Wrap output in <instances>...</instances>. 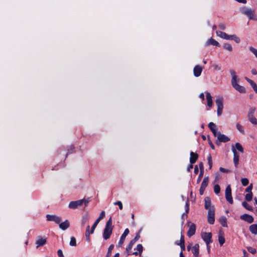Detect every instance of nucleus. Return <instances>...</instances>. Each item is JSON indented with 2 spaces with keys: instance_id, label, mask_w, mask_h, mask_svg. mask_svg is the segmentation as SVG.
I'll return each mask as SVG.
<instances>
[{
  "instance_id": "nucleus-22",
  "label": "nucleus",
  "mask_w": 257,
  "mask_h": 257,
  "mask_svg": "<svg viewBox=\"0 0 257 257\" xmlns=\"http://www.w3.org/2000/svg\"><path fill=\"white\" fill-rule=\"evenodd\" d=\"M198 158V155L197 154L193 152L190 153V162L191 164H194L196 162L197 159Z\"/></svg>"
},
{
  "instance_id": "nucleus-2",
  "label": "nucleus",
  "mask_w": 257,
  "mask_h": 257,
  "mask_svg": "<svg viewBox=\"0 0 257 257\" xmlns=\"http://www.w3.org/2000/svg\"><path fill=\"white\" fill-rule=\"evenodd\" d=\"M112 229L111 218H110L107 221L103 230V237L104 239L107 240L110 237L112 233Z\"/></svg>"
},
{
  "instance_id": "nucleus-39",
  "label": "nucleus",
  "mask_w": 257,
  "mask_h": 257,
  "mask_svg": "<svg viewBox=\"0 0 257 257\" xmlns=\"http://www.w3.org/2000/svg\"><path fill=\"white\" fill-rule=\"evenodd\" d=\"M88 220V217L87 215H85L82 217L81 220V224L82 226H84Z\"/></svg>"
},
{
  "instance_id": "nucleus-59",
  "label": "nucleus",
  "mask_w": 257,
  "mask_h": 257,
  "mask_svg": "<svg viewBox=\"0 0 257 257\" xmlns=\"http://www.w3.org/2000/svg\"><path fill=\"white\" fill-rule=\"evenodd\" d=\"M193 164H191V163H190V165H189V166L188 167V168H187V170H188V171H191V170H192V168H193Z\"/></svg>"
},
{
  "instance_id": "nucleus-32",
  "label": "nucleus",
  "mask_w": 257,
  "mask_h": 257,
  "mask_svg": "<svg viewBox=\"0 0 257 257\" xmlns=\"http://www.w3.org/2000/svg\"><path fill=\"white\" fill-rule=\"evenodd\" d=\"M236 128H237V130L241 134H242V135H244L245 134L244 128L241 124H240L239 123H236Z\"/></svg>"
},
{
  "instance_id": "nucleus-48",
  "label": "nucleus",
  "mask_w": 257,
  "mask_h": 257,
  "mask_svg": "<svg viewBox=\"0 0 257 257\" xmlns=\"http://www.w3.org/2000/svg\"><path fill=\"white\" fill-rule=\"evenodd\" d=\"M212 67L214 68V70L217 71H220L221 70V67L219 65L217 64H212Z\"/></svg>"
},
{
  "instance_id": "nucleus-5",
  "label": "nucleus",
  "mask_w": 257,
  "mask_h": 257,
  "mask_svg": "<svg viewBox=\"0 0 257 257\" xmlns=\"http://www.w3.org/2000/svg\"><path fill=\"white\" fill-rule=\"evenodd\" d=\"M223 99L222 97H218L215 100V103L217 105V114L218 116H220L222 113L223 104Z\"/></svg>"
},
{
  "instance_id": "nucleus-8",
  "label": "nucleus",
  "mask_w": 257,
  "mask_h": 257,
  "mask_svg": "<svg viewBox=\"0 0 257 257\" xmlns=\"http://www.w3.org/2000/svg\"><path fill=\"white\" fill-rule=\"evenodd\" d=\"M225 194L226 200L230 204H232L233 199L231 195V189L229 185L226 187Z\"/></svg>"
},
{
  "instance_id": "nucleus-21",
  "label": "nucleus",
  "mask_w": 257,
  "mask_h": 257,
  "mask_svg": "<svg viewBox=\"0 0 257 257\" xmlns=\"http://www.w3.org/2000/svg\"><path fill=\"white\" fill-rule=\"evenodd\" d=\"M206 97L207 102V106L209 107H211L213 105V101L212 100V96L209 92H207L206 93Z\"/></svg>"
},
{
  "instance_id": "nucleus-1",
  "label": "nucleus",
  "mask_w": 257,
  "mask_h": 257,
  "mask_svg": "<svg viewBox=\"0 0 257 257\" xmlns=\"http://www.w3.org/2000/svg\"><path fill=\"white\" fill-rule=\"evenodd\" d=\"M229 72L232 77L231 84L233 87L240 93H244L245 92V88L237 83L239 79H238L235 71L233 69H231Z\"/></svg>"
},
{
  "instance_id": "nucleus-24",
  "label": "nucleus",
  "mask_w": 257,
  "mask_h": 257,
  "mask_svg": "<svg viewBox=\"0 0 257 257\" xmlns=\"http://www.w3.org/2000/svg\"><path fill=\"white\" fill-rule=\"evenodd\" d=\"M46 242V239L45 238H43L41 237H39V238L36 241L37 248H38L40 246H42L45 244Z\"/></svg>"
},
{
  "instance_id": "nucleus-18",
  "label": "nucleus",
  "mask_w": 257,
  "mask_h": 257,
  "mask_svg": "<svg viewBox=\"0 0 257 257\" xmlns=\"http://www.w3.org/2000/svg\"><path fill=\"white\" fill-rule=\"evenodd\" d=\"M240 218L249 223H251L253 221V218L252 216L248 214H243L240 216Z\"/></svg>"
},
{
  "instance_id": "nucleus-14",
  "label": "nucleus",
  "mask_w": 257,
  "mask_h": 257,
  "mask_svg": "<svg viewBox=\"0 0 257 257\" xmlns=\"http://www.w3.org/2000/svg\"><path fill=\"white\" fill-rule=\"evenodd\" d=\"M140 238V233H138L136 234L135 237L132 239L129 243L127 248H126V251L127 252L130 251L132 247H133V245L134 244V243L137 241H138L139 238Z\"/></svg>"
},
{
  "instance_id": "nucleus-54",
  "label": "nucleus",
  "mask_w": 257,
  "mask_h": 257,
  "mask_svg": "<svg viewBox=\"0 0 257 257\" xmlns=\"http://www.w3.org/2000/svg\"><path fill=\"white\" fill-rule=\"evenodd\" d=\"M219 170L221 172H223V173H229V172H230V170L226 169H224V168H223L222 167H220L219 168Z\"/></svg>"
},
{
  "instance_id": "nucleus-47",
  "label": "nucleus",
  "mask_w": 257,
  "mask_h": 257,
  "mask_svg": "<svg viewBox=\"0 0 257 257\" xmlns=\"http://www.w3.org/2000/svg\"><path fill=\"white\" fill-rule=\"evenodd\" d=\"M247 250L252 254H254L256 252V249L254 248H253L251 246H248L247 247Z\"/></svg>"
},
{
  "instance_id": "nucleus-41",
  "label": "nucleus",
  "mask_w": 257,
  "mask_h": 257,
  "mask_svg": "<svg viewBox=\"0 0 257 257\" xmlns=\"http://www.w3.org/2000/svg\"><path fill=\"white\" fill-rule=\"evenodd\" d=\"M241 184L243 186H246L248 185L249 181L247 178H243L241 179Z\"/></svg>"
},
{
  "instance_id": "nucleus-3",
  "label": "nucleus",
  "mask_w": 257,
  "mask_h": 257,
  "mask_svg": "<svg viewBox=\"0 0 257 257\" xmlns=\"http://www.w3.org/2000/svg\"><path fill=\"white\" fill-rule=\"evenodd\" d=\"M216 34L218 37L226 40H233L236 43H239L240 42L239 37L236 36L235 35H227L226 33L221 31H216Z\"/></svg>"
},
{
  "instance_id": "nucleus-50",
  "label": "nucleus",
  "mask_w": 257,
  "mask_h": 257,
  "mask_svg": "<svg viewBox=\"0 0 257 257\" xmlns=\"http://www.w3.org/2000/svg\"><path fill=\"white\" fill-rule=\"evenodd\" d=\"M189 211V204L188 202H186V213H188ZM184 217H187V214H185V213H183L182 214V218H184Z\"/></svg>"
},
{
  "instance_id": "nucleus-62",
  "label": "nucleus",
  "mask_w": 257,
  "mask_h": 257,
  "mask_svg": "<svg viewBox=\"0 0 257 257\" xmlns=\"http://www.w3.org/2000/svg\"><path fill=\"white\" fill-rule=\"evenodd\" d=\"M251 73L253 75H256L257 74V71L255 69H252L251 71Z\"/></svg>"
},
{
  "instance_id": "nucleus-61",
  "label": "nucleus",
  "mask_w": 257,
  "mask_h": 257,
  "mask_svg": "<svg viewBox=\"0 0 257 257\" xmlns=\"http://www.w3.org/2000/svg\"><path fill=\"white\" fill-rule=\"evenodd\" d=\"M199 168L200 169V171H204V167H203V165L202 163H200L199 164Z\"/></svg>"
},
{
  "instance_id": "nucleus-10",
  "label": "nucleus",
  "mask_w": 257,
  "mask_h": 257,
  "mask_svg": "<svg viewBox=\"0 0 257 257\" xmlns=\"http://www.w3.org/2000/svg\"><path fill=\"white\" fill-rule=\"evenodd\" d=\"M46 218L48 221H53L57 224L60 223L61 221V218L55 215L48 214L46 216Z\"/></svg>"
},
{
  "instance_id": "nucleus-51",
  "label": "nucleus",
  "mask_w": 257,
  "mask_h": 257,
  "mask_svg": "<svg viewBox=\"0 0 257 257\" xmlns=\"http://www.w3.org/2000/svg\"><path fill=\"white\" fill-rule=\"evenodd\" d=\"M105 216V211H102L100 214L99 217L96 220H99V221H100L101 219L103 218Z\"/></svg>"
},
{
  "instance_id": "nucleus-15",
  "label": "nucleus",
  "mask_w": 257,
  "mask_h": 257,
  "mask_svg": "<svg viewBox=\"0 0 257 257\" xmlns=\"http://www.w3.org/2000/svg\"><path fill=\"white\" fill-rule=\"evenodd\" d=\"M129 232H130V231L128 228H126L124 230V231L123 232V234L121 235L120 240L118 242V246H121L122 245V244L123 243V242L124 241V240H125V238L126 235H127V234L129 233Z\"/></svg>"
},
{
  "instance_id": "nucleus-33",
  "label": "nucleus",
  "mask_w": 257,
  "mask_h": 257,
  "mask_svg": "<svg viewBox=\"0 0 257 257\" xmlns=\"http://www.w3.org/2000/svg\"><path fill=\"white\" fill-rule=\"evenodd\" d=\"M223 48L224 49L227 50L230 52L232 51V47L231 45L228 43L224 44V45H223Z\"/></svg>"
},
{
  "instance_id": "nucleus-49",
  "label": "nucleus",
  "mask_w": 257,
  "mask_h": 257,
  "mask_svg": "<svg viewBox=\"0 0 257 257\" xmlns=\"http://www.w3.org/2000/svg\"><path fill=\"white\" fill-rule=\"evenodd\" d=\"M114 204L115 205H118V207H119V208L120 209V210H122V208H123V206H122V203L121 202V201H118L117 202H115L114 203Z\"/></svg>"
},
{
  "instance_id": "nucleus-31",
  "label": "nucleus",
  "mask_w": 257,
  "mask_h": 257,
  "mask_svg": "<svg viewBox=\"0 0 257 257\" xmlns=\"http://www.w3.org/2000/svg\"><path fill=\"white\" fill-rule=\"evenodd\" d=\"M248 118L249 120L252 124H257V120L255 118V117L253 116V115H248Z\"/></svg>"
},
{
  "instance_id": "nucleus-46",
  "label": "nucleus",
  "mask_w": 257,
  "mask_h": 257,
  "mask_svg": "<svg viewBox=\"0 0 257 257\" xmlns=\"http://www.w3.org/2000/svg\"><path fill=\"white\" fill-rule=\"evenodd\" d=\"M253 185L252 184H250L245 190V191L247 193H250L252 192L251 190L252 189Z\"/></svg>"
},
{
  "instance_id": "nucleus-28",
  "label": "nucleus",
  "mask_w": 257,
  "mask_h": 257,
  "mask_svg": "<svg viewBox=\"0 0 257 257\" xmlns=\"http://www.w3.org/2000/svg\"><path fill=\"white\" fill-rule=\"evenodd\" d=\"M234 147L236 151L237 150L239 152H240V153H243V152H244L243 148L242 145L240 143H235V145L234 146Z\"/></svg>"
},
{
  "instance_id": "nucleus-36",
  "label": "nucleus",
  "mask_w": 257,
  "mask_h": 257,
  "mask_svg": "<svg viewBox=\"0 0 257 257\" xmlns=\"http://www.w3.org/2000/svg\"><path fill=\"white\" fill-rule=\"evenodd\" d=\"M252 196L253 194L252 192H250V193H247L245 195V199L247 201H250L252 199Z\"/></svg>"
},
{
  "instance_id": "nucleus-26",
  "label": "nucleus",
  "mask_w": 257,
  "mask_h": 257,
  "mask_svg": "<svg viewBox=\"0 0 257 257\" xmlns=\"http://www.w3.org/2000/svg\"><path fill=\"white\" fill-rule=\"evenodd\" d=\"M218 241L221 246L225 242V238L223 232H219L218 235Z\"/></svg>"
},
{
  "instance_id": "nucleus-40",
  "label": "nucleus",
  "mask_w": 257,
  "mask_h": 257,
  "mask_svg": "<svg viewBox=\"0 0 257 257\" xmlns=\"http://www.w3.org/2000/svg\"><path fill=\"white\" fill-rule=\"evenodd\" d=\"M99 222V220H96V221L94 223L93 225H92V226L91 227V231H90V233L91 234L93 233L94 231Z\"/></svg>"
},
{
  "instance_id": "nucleus-38",
  "label": "nucleus",
  "mask_w": 257,
  "mask_h": 257,
  "mask_svg": "<svg viewBox=\"0 0 257 257\" xmlns=\"http://www.w3.org/2000/svg\"><path fill=\"white\" fill-rule=\"evenodd\" d=\"M245 80L250 83L252 88H254V87H256L257 85L251 79L248 78L247 77H245Z\"/></svg>"
},
{
  "instance_id": "nucleus-19",
  "label": "nucleus",
  "mask_w": 257,
  "mask_h": 257,
  "mask_svg": "<svg viewBox=\"0 0 257 257\" xmlns=\"http://www.w3.org/2000/svg\"><path fill=\"white\" fill-rule=\"evenodd\" d=\"M208 127L212 132L213 135L216 136L218 132L217 131V128L215 124L212 122H211L208 124Z\"/></svg>"
},
{
  "instance_id": "nucleus-34",
  "label": "nucleus",
  "mask_w": 257,
  "mask_h": 257,
  "mask_svg": "<svg viewBox=\"0 0 257 257\" xmlns=\"http://www.w3.org/2000/svg\"><path fill=\"white\" fill-rule=\"evenodd\" d=\"M69 244L72 246H76V240L75 237L74 236L71 237Z\"/></svg>"
},
{
  "instance_id": "nucleus-20",
  "label": "nucleus",
  "mask_w": 257,
  "mask_h": 257,
  "mask_svg": "<svg viewBox=\"0 0 257 257\" xmlns=\"http://www.w3.org/2000/svg\"><path fill=\"white\" fill-rule=\"evenodd\" d=\"M58 224H59V227L63 230L67 229L70 225L69 222L67 220H66L65 221L61 223L60 222Z\"/></svg>"
},
{
  "instance_id": "nucleus-64",
  "label": "nucleus",
  "mask_w": 257,
  "mask_h": 257,
  "mask_svg": "<svg viewBox=\"0 0 257 257\" xmlns=\"http://www.w3.org/2000/svg\"><path fill=\"white\" fill-rule=\"evenodd\" d=\"M180 247L181 248L182 251L183 250H184L185 249V244L183 243L182 244H180Z\"/></svg>"
},
{
  "instance_id": "nucleus-27",
  "label": "nucleus",
  "mask_w": 257,
  "mask_h": 257,
  "mask_svg": "<svg viewBox=\"0 0 257 257\" xmlns=\"http://www.w3.org/2000/svg\"><path fill=\"white\" fill-rule=\"evenodd\" d=\"M214 45V46H219V43L218 42H217L216 40H215L214 39H212V38L209 39L206 43V45Z\"/></svg>"
},
{
  "instance_id": "nucleus-25",
  "label": "nucleus",
  "mask_w": 257,
  "mask_h": 257,
  "mask_svg": "<svg viewBox=\"0 0 257 257\" xmlns=\"http://www.w3.org/2000/svg\"><path fill=\"white\" fill-rule=\"evenodd\" d=\"M199 244H196L192 248V252L195 256H197L199 255Z\"/></svg>"
},
{
  "instance_id": "nucleus-58",
  "label": "nucleus",
  "mask_w": 257,
  "mask_h": 257,
  "mask_svg": "<svg viewBox=\"0 0 257 257\" xmlns=\"http://www.w3.org/2000/svg\"><path fill=\"white\" fill-rule=\"evenodd\" d=\"M205 189V188L200 187L199 189V193L201 195H202L203 194Z\"/></svg>"
},
{
  "instance_id": "nucleus-11",
  "label": "nucleus",
  "mask_w": 257,
  "mask_h": 257,
  "mask_svg": "<svg viewBox=\"0 0 257 257\" xmlns=\"http://www.w3.org/2000/svg\"><path fill=\"white\" fill-rule=\"evenodd\" d=\"M231 150L233 153V163L234 166L237 167L239 164V155L237 154V151L235 150L234 146H231Z\"/></svg>"
},
{
  "instance_id": "nucleus-4",
  "label": "nucleus",
  "mask_w": 257,
  "mask_h": 257,
  "mask_svg": "<svg viewBox=\"0 0 257 257\" xmlns=\"http://www.w3.org/2000/svg\"><path fill=\"white\" fill-rule=\"evenodd\" d=\"M88 201L85 199L78 200L75 201H71L69 203V207L71 209H75L82 206L84 203L85 206H87Z\"/></svg>"
},
{
  "instance_id": "nucleus-57",
  "label": "nucleus",
  "mask_w": 257,
  "mask_h": 257,
  "mask_svg": "<svg viewBox=\"0 0 257 257\" xmlns=\"http://www.w3.org/2000/svg\"><path fill=\"white\" fill-rule=\"evenodd\" d=\"M218 27L222 30H224L226 29V26L224 24H220Z\"/></svg>"
},
{
  "instance_id": "nucleus-29",
  "label": "nucleus",
  "mask_w": 257,
  "mask_h": 257,
  "mask_svg": "<svg viewBox=\"0 0 257 257\" xmlns=\"http://www.w3.org/2000/svg\"><path fill=\"white\" fill-rule=\"evenodd\" d=\"M219 222L223 227H227V219L225 216H222L219 219Z\"/></svg>"
},
{
  "instance_id": "nucleus-42",
  "label": "nucleus",
  "mask_w": 257,
  "mask_h": 257,
  "mask_svg": "<svg viewBox=\"0 0 257 257\" xmlns=\"http://www.w3.org/2000/svg\"><path fill=\"white\" fill-rule=\"evenodd\" d=\"M135 249H137L139 252L140 256L141 255V253L143 251V247L142 244H139L137 245L136 248Z\"/></svg>"
},
{
  "instance_id": "nucleus-7",
  "label": "nucleus",
  "mask_w": 257,
  "mask_h": 257,
  "mask_svg": "<svg viewBox=\"0 0 257 257\" xmlns=\"http://www.w3.org/2000/svg\"><path fill=\"white\" fill-rule=\"evenodd\" d=\"M214 137L217 138V140L216 142L217 144H218V142L226 143L230 140L228 137L223 134H221L220 132L217 133L216 136H214Z\"/></svg>"
},
{
  "instance_id": "nucleus-30",
  "label": "nucleus",
  "mask_w": 257,
  "mask_h": 257,
  "mask_svg": "<svg viewBox=\"0 0 257 257\" xmlns=\"http://www.w3.org/2000/svg\"><path fill=\"white\" fill-rule=\"evenodd\" d=\"M209 179L208 177H205L204 178L201 184V187L203 188H206L208 184Z\"/></svg>"
},
{
  "instance_id": "nucleus-60",
  "label": "nucleus",
  "mask_w": 257,
  "mask_h": 257,
  "mask_svg": "<svg viewBox=\"0 0 257 257\" xmlns=\"http://www.w3.org/2000/svg\"><path fill=\"white\" fill-rule=\"evenodd\" d=\"M180 244H185L184 239L183 235H181V238H180Z\"/></svg>"
},
{
  "instance_id": "nucleus-35",
  "label": "nucleus",
  "mask_w": 257,
  "mask_h": 257,
  "mask_svg": "<svg viewBox=\"0 0 257 257\" xmlns=\"http://www.w3.org/2000/svg\"><path fill=\"white\" fill-rule=\"evenodd\" d=\"M242 205L248 210H252V208L246 202L243 201L242 202Z\"/></svg>"
},
{
  "instance_id": "nucleus-55",
  "label": "nucleus",
  "mask_w": 257,
  "mask_h": 257,
  "mask_svg": "<svg viewBox=\"0 0 257 257\" xmlns=\"http://www.w3.org/2000/svg\"><path fill=\"white\" fill-rule=\"evenodd\" d=\"M89 228H90V226H89V225H88L87 227V228H86V232H85V236H89L90 234H91L90 233V232H89Z\"/></svg>"
},
{
  "instance_id": "nucleus-44",
  "label": "nucleus",
  "mask_w": 257,
  "mask_h": 257,
  "mask_svg": "<svg viewBox=\"0 0 257 257\" xmlns=\"http://www.w3.org/2000/svg\"><path fill=\"white\" fill-rule=\"evenodd\" d=\"M207 160H208V164H209V169H211L212 168V158H211V156L210 155H209L208 157H207Z\"/></svg>"
},
{
  "instance_id": "nucleus-17",
  "label": "nucleus",
  "mask_w": 257,
  "mask_h": 257,
  "mask_svg": "<svg viewBox=\"0 0 257 257\" xmlns=\"http://www.w3.org/2000/svg\"><path fill=\"white\" fill-rule=\"evenodd\" d=\"M196 225L194 223H191L189 225V230L187 232V235L189 237H191L195 233Z\"/></svg>"
},
{
  "instance_id": "nucleus-45",
  "label": "nucleus",
  "mask_w": 257,
  "mask_h": 257,
  "mask_svg": "<svg viewBox=\"0 0 257 257\" xmlns=\"http://www.w3.org/2000/svg\"><path fill=\"white\" fill-rule=\"evenodd\" d=\"M249 49L251 52H252L257 58V49H255L252 47H250Z\"/></svg>"
},
{
  "instance_id": "nucleus-63",
  "label": "nucleus",
  "mask_w": 257,
  "mask_h": 257,
  "mask_svg": "<svg viewBox=\"0 0 257 257\" xmlns=\"http://www.w3.org/2000/svg\"><path fill=\"white\" fill-rule=\"evenodd\" d=\"M198 173V168L197 166H195L194 168V173L197 174Z\"/></svg>"
},
{
  "instance_id": "nucleus-53",
  "label": "nucleus",
  "mask_w": 257,
  "mask_h": 257,
  "mask_svg": "<svg viewBox=\"0 0 257 257\" xmlns=\"http://www.w3.org/2000/svg\"><path fill=\"white\" fill-rule=\"evenodd\" d=\"M255 110V107H251L249 110L248 115H253V113H254Z\"/></svg>"
},
{
  "instance_id": "nucleus-52",
  "label": "nucleus",
  "mask_w": 257,
  "mask_h": 257,
  "mask_svg": "<svg viewBox=\"0 0 257 257\" xmlns=\"http://www.w3.org/2000/svg\"><path fill=\"white\" fill-rule=\"evenodd\" d=\"M203 173H204L203 171H200V173L199 175V176H198L197 180V183H198L200 182V181L203 177Z\"/></svg>"
},
{
  "instance_id": "nucleus-12",
  "label": "nucleus",
  "mask_w": 257,
  "mask_h": 257,
  "mask_svg": "<svg viewBox=\"0 0 257 257\" xmlns=\"http://www.w3.org/2000/svg\"><path fill=\"white\" fill-rule=\"evenodd\" d=\"M243 13L247 16L250 20L257 21V18L254 16L253 12L251 9H245L243 11Z\"/></svg>"
},
{
  "instance_id": "nucleus-6",
  "label": "nucleus",
  "mask_w": 257,
  "mask_h": 257,
  "mask_svg": "<svg viewBox=\"0 0 257 257\" xmlns=\"http://www.w3.org/2000/svg\"><path fill=\"white\" fill-rule=\"evenodd\" d=\"M201 237L205 242L206 245L212 242V233L211 232H202L201 233Z\"/></svg>"
},
{
  "instance_id": "nucleus-13",
  "label": "nucleus",
  "mask_w": 257,
  "mask_h": 257,
  "mask_svg": "<svg viewBox=\"0 0 257 257\" xmlns=\"http://www.w3.org/2000/svg\"><path fill=\"white\" fill-rule=\"evenodd\" d=\"M204 207L206 210L208 211L215 210L214 207L212 205L210 199L209 197H206L204 199Z\"/></svg>"
},
{
  "instance_id": "nucleus-43",
  "label": "nucleus",
  "mask_w": 257,
  "mask_h": 257,
  "mask_svg": "<svg viewBox=\"0 0 257 257\" xmlns=\"http://www.w3.org/2000/svg\"><path fill=\"white\" fill-rule=\"evenodd\" d=\"M220 188L219 185L216 184L214 186V191L215 194H217L220 192Z\"/></svg>"
},
{
  "instance_id": "nucleus-37",
  "label": "nucleus",
  "mask_w": 257,
  "mask_h": 257,
  "mask_svg": "<svg viewBox=\"0 0 257 257\" xmlns=\"http://www.w3.org/2000/svg\"><path fill=\"white\" fill-rule=\"evenodd\" d=\"M114 247L113 244H111L109 246L108 248L107 253L105 256V257H110L111 254V251Z\"/></svg>"
},
{
  "instance_id": "nucleus-23",
  "label": "nucleus",
  "mask_w": 257,
  "mask_h": 257,
  "mask_svg": "<svg viewBox=\"0 0 257 257\" xmlns=\"http://www.w3.org/2000/svg\"><path fill=\"white\" fill-rule=\"evenodd\" d=\"M249 230L252 234L257 235V223L250 225Z\"/></svg>"
},
{
  "instance_id": "nucleus-9",
  "label": "nucleus",
  "mask_w": 257,
  "mask_h": 257,
  "mask_svg": "<svg viewBox=\"0 0 257 257\" xmlns=\"http://www.w3.org/2000/svg\"><path fill=\"white\" fill-rule=\"evenodd\" d=\"M207 221L210 224H214L215 222V210L208 211Z\"/></svg>"
},
{
  "instance_id": "nucleus-16",
  "label": "nucleus",
  "mask_w": 257,
  "mask_h": 257,
  "mask_svg": "<svg viewBox=\"0 0 257 257\" xmlns=\"http://www.w3.org/2000/svg\"><path fill=\"white\" fill-rule=\"evenodd\" d=\"M203 68L200 65H196L195 66L193 69V74L195 77H199L200 76Z\"/></svg>"
},
{
  "instance_id": "nucleus-56",
  "label": "nucleus",
  "mask_w": 257,
  "mask_h": 257,
  "mask_svg": "<svg viewBox=\"0 0 257 257\" xmlns=\"http://www.w3.org/2000/svg\"><path fill=\"white\" fill-rule=\"evenodd\" d=\"M57 254L59 257H64L61 249H59L57 251Z\"/></svg>"
}]
</instances>
